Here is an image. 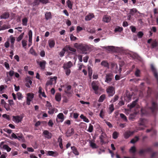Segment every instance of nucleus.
Masks as SVG:
<instances>
[{
    "instance_id": "f257e3e1",
    "label": "nucleus",
    "mask_w": 158,
    "mask_h": 158,
    "mask_svg": "<svg viewBox=\"0 0 158 158\" xmlns=\"http://www.w3.org/2000/svg\"><path fill=\"white\" fill-rule=\"evenodd\" d=\"M158 110V108L157 104L155 102H152V106L148 107L147 106L144 108L141 109V113L142 115H148L152 114L155 115L156 114V111Z\"/></svg>"
},
{
    "instance_id": "f03ea898",
    "label": "nucleus",
    "mask_w": 158,
    "mask_h": 158,
    "mask_svg": "<svg viewBox=\"0 0 158 158\" xmlns=\"http://www.w3.org/2000/svg\"><path fill=\"white\" fill-rule=\"evenodd\" d=\"M91 47L86 44H81L80 45L79 50H80L83 54H86L87 51H90L91 50Z\"/></svg>"
},
{
    "instance_id": "7ed1b4c3",
    "label": "nucleus",
    "mask_w": 158,
    "mask_h": 158,
    "mask_svg": "<svg viewBox=\"0 0 158 158\" xmlns=\"http://www.w3.org/2000/svg\"><path fill=\"white\" fill-rule=\"evenodd\" d=\"M106 91L109 97L113 96L115 93V88L111 86H109Z\"/></svg>"
},
{
    "instance_id": "20e7f679",
    "label": "nucleus",
    "mask_w": 158,
    "mask_h": 158,
    "mask_svg": "<svg viewBox=\"0 0 158 158\" xmlns=\"http://www.w3.org/2000/svg\"><path fill=\"white\" fill-rule=\"evenodd\" d=\"M24 115V114H20V115L13 116H12L13 120L16 123L21 122L23 120Z\"/></svg>"
},
{
    "instance_id": "39448f33",
    "label": "nucleus",
    "mask_w": 158,
    "mask_h": 158,
    "mask_svg": "<svg viewBox=\"0 0 158 158\" xmlns=\"http://www.w3.org/2000/svg\"><path fill=\"white\" fill-rule=\"evenodd\" d=\"M114 78V75L111 73H107L106 75L105 81V82L110 83Z\"/></svg>"
},
{
    "instance_id": "423d86ee",
    "label": "nucleus",
    "mask_w": 158,
    "mask_h": 158,
    "mask_svg": "<svg viewBox=\"0 0 158 158\" xmlns=\"http://www.w3.org/2000/svg\"><path fill=\"white\" fill-rule=\"evenodd\" d=\"M34 94L32 93H29L27 94V104L28 105L30 104V102L33 100L34 97Z\"/></svg>"
},
{
    "instance_id": "0eeeda50",
    "label": "nucleus",
    "mask_w": 158,
    "mask_h": 158,
    "mask_svg": "<svg viewBox=\"0 0 158 158\" xmlns=\"http://www.w3.org/2000/svg\"><path fill=\"white\" fill-rule=\"evenodd\" d=\"M48 2V0H34L33 2V6H38L39 5L40 2L45 4Z\"/></svg>"
},
{
    "instance_id": "6e6552de",
    "label": "nucleus",
    "mask_w": 158,
    "mask_h": 158,
    "mask_svg": "<svg viewBox=\"0 0 158 158\" xmlns=\"http://www.w3.org/2000/svg\"><path fill=\"white\" fill-rule=\"evenodd\" d=\"M36 62L37 64L39 65L41 69H44L46 64V62L45 60H43L42 61H39V60H37Z\"/></svg>"
},
{
    "instance_id": "1a4fd4ad",
    "label": "nucleus",
    "mask_w": 158,
    "mask_h": 158,
    "mask_svg": "<svg viewBox=\"0 0 158 158\" xmlns=\"http://www.w3.org/2000/svg\"><path fill=\"white\" fill-rule=\"evenodd\" d=\"M151 69L153 73L154 77L156 79L157 83L158 84V74L157 72L155 67L152 65L151 66Z\"/></svg>"
},
{
    "instance_id": "9d476101",
    "label": "nucleus",
    "mask_w": 158,
    "mask_h": 158,
    "mask_svg": "<svg viewBox=\"0 0 158 158\" xmlns=\"http://www.w3.org/2000/svg\"><path fill=\"white\" fill-rule=\"evenodd\" d=\"M134 131H127L125 132L123 134L124 137L125 139H127L130 136L134 134Z\"/></svg>"
},
{
    "instance_id": "9b49d317",
    "label": "nucleus",
    "mask_w": 158,
    "mask_h": 158,
    "mask_svg": "<svg viewBox=\"0 0 158 158\" xmlns=\"http://www.w3.org/2000/svg\"><path fill=\"white\" fill-rule=\"evenodd\" d=\"M73 66V63L71 61H69L67 63H64L63 67L64 69H69Z\"/></svg>"
},
{
    "instance_id": "f8f14e48",
    "label": "nucleus",
    "mask_w": 158,
    "mask_h": 158,
    "mask_svg": "<svg viewBox=\"0 0 158 158\" xmlns=\"http://www.w3.org/2000/svg\"><path fill=\"white\" fill-rule=\"evenodd\" d=\"M47 155L52 156L54 157H56L59 155V153L57 152H54L52 151H48L47 154Z\"/></svg>"
},
{
    "instance_id": "ddd939ff",
    "label": "nucleus",
    "mask_w": 158,
    "mask_h": 158,
    "mask_svg": "<svg viewBox=\"0 0 158 158\" xmlns=\"http://www.w3.org/2000/svg\"><path fill=\"white\" fill-rule=\"evenodd\" d=\"M44 135H45V137L48 139H50L51 138L52 134L49 132L47 130H45L43 132Z\"/></svg>"
},
{
    "instance_id": "4468645a",
    "label": "nucleus",
    "mask_w": 158,
    "mask_h": 158,
    "mask_svg": "<svg viewBox=\"0 0 158 158\" xmlns=\"http://www.w3.org/2000/svg\"><path fill=\"white\" fill-rule=\"evenodd\" d=\"M74 133V131L73 128H71L70 130L69 129L67 130L66 133V135L67 137H69L71 136Z\"/></svg>"
},
{
    "instance_id": "2eb2a0df",
    "label": "nucleus",
    "mask_w": 158,
    "mask_h": 158,
    "mask_svg": "<svg viewBox=\"0 0 158 158\" xmlns=\"http://www.w3.org/2000/svg\"><path fill=\"white\" fill-rule=\"evenodd\" d=\"M10 15L9 12H6L2 14L0 16L1 19H6L9 17Z\"/></svg>"
},
{
    "instance_id": "dca6fc26",
    "label": "nucleus",
    "mask_w": 158,
    "mask_h": 158,
    "mask_svg": "<svg viewBox=\"0 0 158 158\" xmlns=\"http://www.w3.org/2000/svg\"><path fill=\"white\" fill-rule=\"evenodd\" d=\"M94 17V15L92 13H89V15H86L85 17V19L86 21H89L92 19Z\"/></svg>"
},
{
    "instance_id": "f3484780",
    "label": "nucleus",
    "mask_w": 158,
    "mask_h": 158,
    "mask_svg": "<svg viewBox=\"0 0 158 158\" xmlns=\"http://www.w3.org/2000/svg\"><path fill=\"white\" fill-rule=\"evenodd\" d=\"M49 46L50 48L54 47L55 45V41L54 40L50 39L48 41Z\"/></svg>"
},
{
    "instance_id": "a211bd4d",
    "label": "nucleus",
    "mask_w": 158,
    "mask_h": 158,
    "mask_svg": "<svg viewBox=\"0 0 158 158\" xmlns=\"http://www.w3.org/2000/svg\"><path fill=\"white\" fill-rule=\"evenodd\" d=\"M103 48L110 52L113 51L115 49L114 47L113 46H108L104 47Z\"/></svg>"
},
{
    "instance_id": "6ab92c4d",
    "label": "nucleus",
    "mask_w": 158,
    "mask_h": 158,
    "mask_svg": "<svg viewBox=\"0 0 158 158\" xmlns=\"http://www.w3.org/2000/svg\"><path fill=\"white\" fill-rule=\"evenodd\" d=\"M58 142L59 143V146L61 149L63 148V146L62 144V139L61 136H59L58 140Z\"/></svg>"
},
{
    "instance_id": "aec40b11",
    "label": "nucleus",
    "mask_w": 158,
    "mask_h": 158,
    "mask_svg": "<svg viewBox=\"0 0 158 158\" xmlns=\"http://www.w3.org/2000/svg\"><path fill=\"white\" fill-rule=\"evenodd\" d=\"M145 121L146 120L144 118H140L139 122V126H143L144 127H146L145 126Z\"/></svg>"
},
{
    "instance_id": "412c9836",
    "label": "nucleus",
    "mask_w": 158,
    "mask_h": 158,
    "mask_svg": "<svg viewBox=\"0 0 158 158\" xmlns=\"http://www.w3.org/2000/svg\"><path fill=\"white\" fill-rule=\"evenodd\" d=\"M106 98V95L104 94L102 95L99 97L98 102H102Z\"/></svg>"
},
{
    "instance_id": "4be33fe9",
    "label": "nucleus",
    "mask_w": 158,
    "mask_h": 158,
    "mask_svg": "<svg viewBox=\"0 0 158 158\" xmlns=\"http://www.w3.org/2000/svg\"><path fill=\"white\" fill-rule=\"evenodd\" d=\"M110 17L107 15H105L103 18V20L104 22L108 23L110 21Z\"/></svg>"
},
{
    "instance_id": "5701e85b",
    "label": "nucleus",
    "mask_w": 158,
    "mask_h": 158,
    "mask_svg": "<svg viewBox=\"0 0 158 158\" xmlns=\"http://www.w3.org/2000/svg\"><path fill=\"white\" fill-rule=\"evenodd\" d=\"M92 88L94 90H98V86L97 85L96 83L94 82L93 81L92 83Z\"/></svg>"
},
{
    "instance_id": "b1692460",
    "label": "nucleus",
    "mask_w": 158,
    "mask_h": 158,
    "mask_svg": "<svg viewBox=\"0 0 158 158\" xmlns=\"http://www.w3.org/2000/svg\"><path fill=\"white\" fill-rule=\"evenodd\" d=\"M71 149L73 151V152L76 155H78L79 154V152L77 151V149L75 146L71 147Z\"/></svg>"
},
{
    "instance_id": "393cba45",
    "label": "nucleus",
    "mask_w": 158,
    "mask_h": 158,
    "mask_svg": "<svg viewBox=\"0 0 158 158\" xmlns=\"http://www.w3.org/2000/svg\"><path fill=\"white\" fill-rule=\"evenodd\" d=\"M45 19L48 20L52 18L51 14L50 12H46L45 15Z\"/></svg>"
},
{
    "instance_id": "a878e982",
    "label": "nucleus",
    "mask_w": 158,
    "mask_h": 158,
    "mask_svg": "<svg viewBox=\"0 0 158 158\" xmlns=\"http://www.w3.org/2000/svg\"><path fill=\"white\" fill-rule=\"evenodd\" d=\"M101 64L102 66H103L104 67H107L108 68L109 67V64L108 62L105 60L102 61L101 63Z\"/></svg>"
},
{
    "instance_id": "bb28decb",
    "label": "nucleus",
    "mask_w": 158,
    "mask_h": 158,
    "mask_svg": "<svg viewBox=\"0 0 158 158\" xmlns=\"http://www.w3.org/2000/svg\"><path fill=\"white\" fill-rule=\"evenodd\" d=\"M138 101V100L137 99H136L135 101L131 103L129 106V108L130 109H131L134 107L135 105H136L137 103V102Z\"/></svg>"
},
{
    "instance_id": "cd10ccee",
    "label": "nucleus",
    "mask_w": 158,
    "mask_h": 158,
    "mask_svg": "<svg viewBox=\"0 0 158 158\" xmlns=\"http://www.w3.org/2000/svg\"><path fill=\"white\" fill-rule=\"evenodd\" d=\"M138 101V100L137 99H136L135 101L131 103L129 106V108L130 109H131L134 107L135 105H136L137 103V102Z\"/></svg>"
},
{
    "instance_id": "c85d7f7f",
    "label": "nucleus",
    "mask_w": 158,
    "mask_h": 158,
    "mask_svg": "<svg viewBox=\"0 0 158 158\" xmlns=\"http://www.w3.org/2000/svg\"><path fill=\"white\" fill-rule=\"evenodd\" d=\"M61 95L59 93H56L55 95V99L56 101L59 102L61 100Z\"/></svg>"
},
{
    "instance_id": "c756f323",
    "label": "nucleus",
    "mask_w": 158,
    "mask_h": 158,
    "mask_svg": "<svg viewBox=\"0 0 158 158\" xmlns=\"http://www.w3.org/2000/svg\"><path fill=\"white\" fill-rule=\"evenodd\" d=\"M119 98V97L118 95H115L114 97L112 98L110 102H112L113 103H114L118 100Z\"/></svg>"
},
{
    "instance_id": "7c9ffc66",
    "label": "nucleus",
    "mask_w": 158,
    "mask_h": 158,
    "mask_svg": "<svg viewBox=\"0 0 158 158\" xmlns=\"http://www.w3.org/2000/svg\"><path fill=\"white\" fill-rule=\"evenodd\" d=\"M2 148L6 150L7 152H9L11 150V148L6 144L3 145Z\"/></svg>"
},
{
    "instance_id": "2f4dec72",
    "label": "nucleus",
    "mask_w": 158,
    "mask_h": 158,
    "mask_svg": "<svg viewBox=\"0 0 158 158\" xmlns=\"http://www.w3.org/2000/svg\"><path fill=\"white\" fill-rule=\"evenodd\" d=\"M29 52L30 53L33 55L36 56L37 55V54L36 53L35 50L32 47H31L30 50Z\"/></svg>"
},
{
    "instance_id": "473e14b6",
    "label": "nucleus",
    "mask_w": 158,
    "mask_h": 158,
    "mask_svg": "<svg viewBox=\"0 0 158 158\" xmlns=\"http://www.w3.org/2000/svg\"><path fill=\"white\" fill-rule=\"evenodd\" d=\"M139 140V138L137 136H135L134 138L132 139L130 142L132 143H134Z\"/></svg>"
},
{
    "instance_id": "72a5a7b5",
    "label": "nucleus",
    "mask_w": 158,
    "mask_h": 158,
    "mask_svg": "<svg viewBox=\"0 0 158 158\" xmlns=\"http://www.w3.org/2000/svg\"><path fill=\"white\" fill-rule=\"evenodd\" d=\"M88 75H89V77L90 78H91L92 75V70L90 67H89L88 68Z\"/></svg>"
},
{
    "instance_id": "f704fd0d",
    "label": "nucleus",
    "mask_w": 158,
    "mask_h": 158,
    "mask_svg": "<svg viewBox=\"0 0 158 158\" xmlns=\"http://www.w3.org/2000/svg\"><path fill=\"white\" fill-rule=\"evenodd\" d=\"M71 89V86L70 85H68L66 88L64 92L66 94H69L70 93L69 92V91Z\"/></svg>"
},
{
    "instance_id": "c9c22d12",
    "label": "nucleus",
    "mask_w": 158,
    "mask_h": 158,
    "mask_svg": "<svg viewBox=\"0 0 158 158\" xmlns=\"http://www.w3.org/2000/svg\"><path fill=\"white\" fill-rule=\"evenodd\" d=\"M137 10L136 8H133L130 10L129 14H131V15H133L135 13H136Z\"/></svg>"
},
{
    "instance_id": "e433bc0d",
    "label": "nucleus",
    "mask_w": 158,
    "mask_h": 158,
    "mask_svg": "<svg viewBox=\"0 0 158 158\" xmlns=\"http://www.w3.org/2000/svg\"><path fill=\"white\" fill-rule=\"evenodd\" d=\"M24 33L23 32L21 33L19 36L17 38L16 41L17 42H19L23 38Z\"/></svg>"
},
{
    "instance_id": "4c0bfd02",
    "label": "nucleus",
    "mask_w": 158,
    "mask_h": 158,
    "mask_svg": "<svg viewBox=\"0 0 158 158\" xmlns=\"http://www.w3.org/2000/svg\"><path fill=\"white\" fill-rule=\"evenodd\" d=\"M158 43L156 40L153 41L151 44L152 48L156 47L158 45Z\"/></svg>"
},
{
    "instance_id": "58836bf2",
    "label": "nucleus",
    "mask_w": 158,
    "mask_h": 158,
    "mask_svg": "<svg viewBox=\"0 0 158 158\" xmlns=\"http://www.w3.org/2000/svg\"><path fill=\"white\" fill-rule=\"evenodd\" d=\"M118 133L117 131H114L112 134L113 138L114 139H116L118 136Z\"/></svg>"
},
{
    "instance_id": "ea45409f",
    "label": "nucleus",
    "mask_w": 158,
    "mask_h": 158,
    "mask_svg": "<svg viewBox=\"0 0 158 158\" xmlns=\"http://www.w3.org/2000/svg\"><path fill=\"white\" fill-rule=\"evenodd\" d=\"M3 107L6 109L7 111H10L11 110L10 109V106L8 104L6 103V104Z\"/></svg>"
},
{
    "instance_id": "a19ab883",
    "label": "nucleus",
    "mask_w": 158,
    "mask_h": 158,
    "mask_svg": "<svg viewBox=\"0 0 158 158\" xmlns=\"http://www.w3.org/2000/svg\"><path fill=\"white\" fill-rule=\"evenodd\" d=\"M120 117L124 121L127 122V119L126 116L123 114H120Z\"/></svg>"
},
{
    "instance_id": "79ce46f5",
    "label": "nucleus",
    "mask_w": 158,
    "mask_h": 158,
    "mask_svg": "<svg viewBox=\"0 0 158 158\" xmlns=\"http://www.w3.org/2000/svg\"><path fill=\"white\" fill-rule=\"evenodd\" d=\"M123 30V28L122 27H117L114 29V31L115 32H121Z\"/></svg>"
},
{
    "instance_id": "37998d69",
    "label": "nucleus",
    "mask_w": 158,
    "mask_h": 158,
    "mask_svg": "<svg viewBox=\"0 0 158 158\" xmlns=\"http://www.w3.org/2000/svg\"><path fill=\"white\" fill-rule=\"evenodd\" d=\"M57 117L60 119L62 120V121L64 119V115L62 113H60L57 115Z\"/></svg>"
},
{
    "instance_id": "c03bdc74",
    "label": "nucleus",
    "mask_w": 158,
    "mask_h": 158,
    "mask_svg": "<svg viewBox=\"0 0 158 158\" xmlns=\"http://www.w3.org/2000/svg\"><path fill=\"white\" fill-rule=\"evenodd\" d=\"M26 81L30 84V85H31L32 83V81L31 80V78L30 77L27 76L25 78Z\"/></svg>"
},
{
    "instance_id": "a18cd8bd",
    "label": "nucleus",
    "mask_w": 158,
    "mask_h": 158,
    "mask_svg": "<svg viewBox=\"0 0 158 158\" xmlns=\"http://www.w3.org/2000/svg\"><path fill=\"white\" fill-rule=\"evenodd\" d=\"M49 110L48 111V113L49 114H52L54 113L55 109L52 107H49L48 108Z\"/></svg>"
},
{
    "instance_id": "49530a36",
    "label": "nucleus",
    "mask_w": 158,
    "mask_h": 158,
    "mask_svg": "<svg viewBox=\"0 0 158 158\" xmlns=\"http://www.w3.org/2000/svg\"><path fill=\"white\" fill-rule=\"evenodd\" d=\"M110 112H109V114H111L114 110V106L113 104H112L110 105Z\"/></svg>"
},
{
    "instance_id": "de8ad7c7",
    "label": "nucleus",
    "mask_w": 158,
    "mask_h": 158,
    "mask_svg": "<svg viewBox=\"0 0 158 158\" xmlns=\"http://www.w3.org/2000/svg\"><path fill=\"white\" fill-rule=\"evenodd\" d=\"M27 19L25 18L22 19V24L24 26H27Z\"/></svg>"
},
{
    "instance_id": "09e8293b",
    "label": "nucleus",
    "mask_w": 158,
    "mask_h": 158,
    "mask_svg": "<svg viewBox=\"0 0 158 158\" xmlns=\"http://www.w3.org/2000/svg\"><path fill=\"white\" fill-rule=\"evenodd\" d=\"M93 130V126L91 124H89V126L87 131L89 132H92Z\"/></svg>"
},
{
    "instance_id": "8fccbe9b",
    "label": "nucleus",
    "mask_w": 158,
    "mask_h": 158,
    "mask_svg": "<svg viewBox=\"0 0 158 158\" xmlns=\"http://www.w3.org/2000/svg\"><path fill=\"white\" fill-rule=\"evenodd\" d=\"M104 114L105 111H103V109L101 110L99 114V116L100 117L102 118H103L104 116Z\"/></svg>"
},
{
    "instance_id": "3c124183",
    "label": "nucleus",
    "mask_w": 158,
    "mask_h": 158,
    "mask_svg": "<svg viewBox=\"0 0 158 158\" xmlns=\"http://www.w3.org/2000/svg\"><path fill=\"white\" fill-rule=\"evenodd\" d=\"M136 151V149L135 147L133 146L130 149V152L133 153H134Z\"/></svg>"
},
{
    "instance_id": "603ef678",
    "label": "nucleus",
    "mask_w": 158,
    "mask_h": 158,
    "mask_svg": "<svg viewBox=\"0 0 158 158\" xmlns=\"http://www.w3.org/2000/svg\"><path fill=\"white\" fill-rule=\"evenodd\" d=\"M140 70L137 69L135 73V76L137 77H139L140 76Z\"/></svg>"
},
{
    "instance_id": "864d4df0",
    "label": "nucleus",
    "mask_w": 158,
    "mask_h": 158,
    "mask_svg": "<svg viewBox=\"0 0 158 158\" xmlns=\"http://www.w3.org/2000/svg\"><path fill=\"white\" fill-rule=\"evenodd\" d=\"M65 70V74L67 75V76H69L70 73H71V70L70 69H64Z\"/></svg>"
},
{
    "instance_id": "5fc2aeb1",
    "label": "nucleus",
    "mask_w": 158,
    "mask_h": 158,
    "mask_svg": "<svg viewBox=\"0 0 158 158\" xmlns=\"http://www.w3.org/2000/svg\"><path fill=\"white\" fill-rule=\"evenodd\" d=\"M104 136L102 135H101L99 137L100 141L102 143V144H103L105 143L104 141Z\"/></svg>"
},
{
    "instance_id": "6e6d98bb",
    "label": "nucleus",
    "mask_w": 158,
    "mask_h": 158,
    "mask_svg": "<svg viewBox=\"0 0 158 158\" xmlns=\"http://www.w3.org/2000/svg\"><path fill=\"white\" fill-rule=\"evenodd\" d=\"M67 3L68 7L70 9H72V4L71 3V1L69 0H68L67 1Z\"/></svg>"
},
{
    "instance_id": "4d7b16f0",
    "label": "nucleus",
    "mask_w": 158,
    "mask_h": 158,
    "mask_svg": "<svg viewBox=\"0 0 158 158\" xmlns=\"http://www.w3.org/2000/svg\"><path fill=\"white\" fill-rule=\"evenodd\" d=\"M10 38L11 44H14L15 41V37H13L12 35H11L10 37Z\"/></svg>"
},
{
    "instance_id": "13d9d810",
    "label": "nucleus",
    "mask_w": 158,
    "mask_h": 158,
    "mask_svg": "<svg viewBox=\"0 0 158 158\" xmlns=\"http://www.w3.org/2000/svg\"><path fill=\"white\" fill-rule=\"evenodd\" d=\"M143 35V33L142 31H139L137 34V36L139 38H141Z\"/></svg>"
},
{
    "instance_id": "bf43d9fd",
    "label": "nucleus",
    "mask_w": 158,
    "mask_h": 158,
    "mask_svg": "<svg viewBox=\"0 0 158 158\" xmlns=\"http://www.w3.org/2000/svg\"><path fill=\"white\" fill-rule=\"evenodd\" d=\"M90 145L93 148H97L96 144L91 141L90 142Z\"/></svg>"
},
{
    "instance_id": "052dcab7",
    "label": "nucleus",
    "mask_w": 158,
    "mask_h": 158,
    "mask_svg": "<svg viewBox=\"0 0 158 158\" xmlns=\"http://www.w3.org/2000/svg\"><path fill=\"white\" fill-rule=\"evenodd\" d=\"M17 136V139H18L19 140H20L21 139L23 140L24 139V137L22 134H20V135L18 134Z\"/></svg>"
},
{
    "instance_id": "680f3d73",
    "label": "nucleus",
    "mask_w": 158,
    "mask_h": 158,
    "mask_svg": "<svg viewBox=\"0 0 158 158\" xmlns=\"http://www.w3.org/2000/svg\"><path fill=\"white\" fill-rule=\"evenodd\" d=\"M57 79V78L56 77H54L53 78H51L50 80L52 81V82H53V83H56V80Z\"/></svg>"
},
{
    "instance_id": "e2e57ef3",
    "label": "nucleus",
    "mask_w": 158,
    "mask_h": 158,
    "mask_svg": "<svg viewBox=\"0 0 158 158\" xmlns=\"http://www.w3.org/2000/svg\"><path fill=\"white\" fill-rule=\"evenodd\" d=\"M64 48H63L59 53V55L61 57H63L65 53V50H64Z\"/></svg>"
},
{
    "instance_id": "0e129e2a",
    "label": "nucleus",
    "mask_w": 158,
    "mask_h": 158,
    "mask_svg": "<svg viewBox=\"0 0 158 158\" xmlns=\"http://www.w3.org/2000/svg\"><path fill=\"white\" fill-rule=\"evenodd\" d=\"M17 98L19 100L21 99L23 97L21 93L20 92H18L17 93Z\"/></svg>"
},
{
    "instance_id": "69168bd1",
    "label": "nucleus",
    "mask_w": 158,
    "mask_h": 158,
    "mask_svg": "<svg viewBox=\"0 0 158 158\" xmlns=\"http://www.w3.org/2000/svg\"><path fill=\"white\" fill-rule=\"evenodd\" d=\"M7 75L8 73H9V75L10 77H12L14 75L15 73V72L13 70H10L9 72H7L6 73ZM8 76V75H7Z\"/></svg>"
},
{
    "instance_id": "338daca9",
    "label": "nucleus",
    "mask_w": 158,
    "mask_h": 158,
    "mask_svg": "<svg viewBox=\"0 0 158 158\" xmlns=\"http://www.w3.org/2000/svg\"><path fill=\"white\" fill-rule=\"evenodd\" d=\"M48 125L49 126L52 127H53V126L54 124L52 122V121L51 119H50L48 123Z\"/></svg>"
},
{
    "instance_id": "774afa93",
    "label": "nucleus",
    "mask_w": 158,
    "mask_h": 158,
    "mask_svg": "<svg viewBox=\"0 0 158 158\" xmlns=\"http://www.w3.org/2000/svg\"><path fill=\"white\" fill-rule=\"evenodd\" d=\"M70 39L71 40L74 41L77 39L76 37L74 36L72 34L70 35Z\"/></svg>"
}]
</instances>
